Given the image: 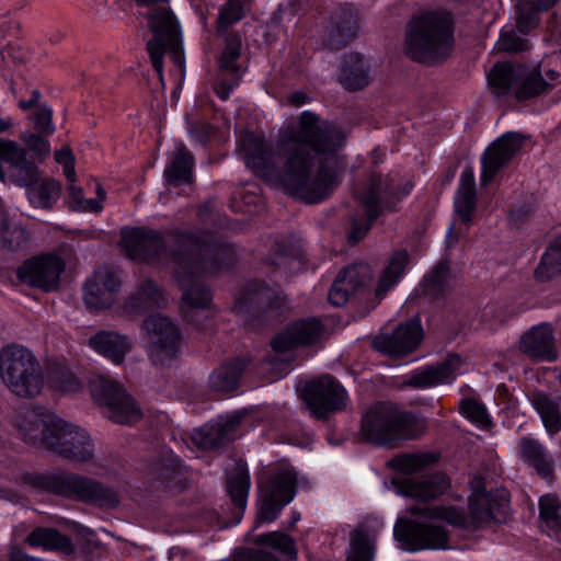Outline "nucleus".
I'll return each instance as SVG.
<instances>
[{"label":"nucleus","mask_w":561,"mask_h":561,"mask_svg":"<svg viewBox=\"0 0 561 561\" xmlns=\"http://www.w3.org/2000/svg\"><path fill=\"white\" fill-rule=\"evenodd\" d=\"M375 221L376 219L370 218V213L365 209L351 215L346 234L347 243L354 245L363 240Z\"/></svg>","instance_id":"864d4df0"},{"label":"nucleus","mask_w":561,"mask_h":561,"mask_svg":"<svg viewBox=\"0 0 561 561\" xmlns=\"http://www.w3.org/2000/svg\"><path fill=\"white\" fill-rule=\"evenodd\" d=\"M195 158L182 142L178 144L172 151L169 162L163 171L167 183L178 187L183 184L190 185L194 182Z\"/></svg>","instance_id":"473e14b6"},{"label":"nucleus","mask_w":561,"mask_h":561,"mask_svg":"<svg viewBox=\"0 0 561 561\" xmlns=\"http://www.w3.org/2000/svg\"><path fill=\"white\" fill-rule=\"evenodd\" d=\"M89 345L110 358L114 364H121L127 352L130 351V344L127 339L114 332L101 331L89 340Z\"/></svg>","instance_id":"4c0bfd02"},{"label":"nucleus","mask_w":561,"mask_h":561,"mask_svg":"<svg viewBox=\"0 0 561 561\" xmlns=\"http://www.w3.org/2000/svg\"><path fill=\"white\" fill-rule=\"evenodd\" d=\"M449 480L443 472L422 476L417 480L409 479L404 482L405 495L419 501L435 500L449 489Z\"/></svg>","instance_id":"c9c22d12"},{"label":"nucleus","mask_w":561,"mask_h":561,"mask_svg":"<svg viewBox=\"0 0 561 561\" xmlns=\"http://www.w3.org/2000/svg\"><path fill=\"white\" fill-rule=\"evenodd\" d=\"M423 337V329L417 318L400 324L392 334L376 335L371 341L374 350L392 356L413 352Z\"/></svg>","instance_id":"393cba45"},{"label":"nucleus","mask_w":561,"mask_h":561,"mask_svg":"<svg viewBox=\"0 0 561 561\" xmlns=\"http://www.w3.org/2000/svg\"><path fill=\"white\" fill-rule=\"evenodd\" d=\"M254 542L256 545H266L276 549L280 553H283L288 560H293L297 556V549L294 539L284 533H266L257 536Z\"/></svg>","instance_id":"603ef678"},{"label":"nucleus","mask_w":561,"mask_h":561,"mask_svg":"<svg viewBox=\"0 0 561 561\" xmlns=\"http://www.w3.org/2000/svg\"><path fill=\"white\" fill-rule=\"evenodd\" d=\"M43 445L54 454L73 463H90L94 458L91 436L82 428L61 419H53L47 426Z\"/></svg>","instance_id":"9d476101"},{"label":"nucleus","mask_w":561,"mask_h":561,"mask_svg":"<svg viewBox=\"0 0 561 561\" xmlns=\"http://www.w3.org/2000/svg\"><path fill=\"white\" fill-rule=\"evenodd\" d=\"M516 450L519 459L531 467L538 476L547 481L553 480V458L538 439L524 436L518 440Z\"/></svg>","instance_id":"7c9ffc66"},{"label":"nucleus","mask_w":561,"mask_h":561,"mask_svg":"<svg viewBox=\"0 0 561 561\" xmlns=\"http://www.w3.org/2000/svg\"><path fill=\"white\" fill-rule=\"evenodd\" d=\"M539 517L543 530L550 536L561 539V502L553 494H545L539 499Z\"/></svg>","instance_id":"49530a36"},{"label":"nucleus","mask_w":561,"mask_h":561,"mask_svg":"<svg viewBox=\"0 0 561 561\" xmlns=\"http://www.w3.org/2000/svg\"><path fill=\"white\" fill-rule=\"evenodd\" d=\"M469 511L468 516L455 506H435L428 510V517L444 520L455 528L476 531L491 523L506 522L510 503L504 494L477 492L469 499Z\"/></svg>","instance_id":"0eeeda50"},{"label":"nucleus","mask_w":561,"mask_h":561,"mask_svg":"<svg viewBox=\"0 0 561 561\" xmlns=\"http://www.w3.org/2000/svg\"><path fill=\"white\" fill-rule=\"evenodd\" d=\"M0 159L11 165V178L16 184L30 186L38 181L39 172L35 160H28L26 149L15 141L0 139Z\"/></svg>","instance_id":"cd10ccee"},{"label":"nucleus","mask_w":561,"mask_h":561,"mask_svg":"<svg viewBox=\"0 0 561 561\" xmlns=\"http://www.w3.org/2000/svg\"><path fill=\"white\" fill-rule=\"evenodd\" d=\"M454 48V19L447 11H428L413 16L405 33V55L413 61L435 65Z\"/></svg>","instance_id":"20e7f679"},{"label":"nucleus","mask_w":561,"mask_h":561,"mask_svg":"<svg viewBox=\"0 0 561 561\" xmlns=\"http://www.w3.org/2000/svg\"><path fill=\"white\" fill-rule=\"evenodd\" d=\"M0 377L16 397L34 398L45 386L43 368L35 355L20 344H8L0 350Z\"/></svg>","instance_id":"6e6552de"},{"label":"nucleus","mask_w":561,"mask_h":561,"mask_svg":"<svg viewBox=\"0 0 561 561\" xmlns=\"http://www.w3.org/2000/svg\"><path fill=\"white\" fill-rule=\"evenodd\" d=\"M552 90V83L548 82L541 73L540 65L531 68L529 71L522 75L515 87L514 94L518 102H525Z\"/></svg>","instance_id":"58836bf2"},{"label":"nucleus","mask_w":561,"mask_h":561,"mask_svg":"<svg viewBox=\"0 0 561 561\" xmlns=\"http://www.w3.org/2000/svg\"><path fill=\"white\" fill-rule=\"evenodd\" d=\"M51 116V110L46 106H41L35 113V128L41 135L49 136L54 133Z\"/></svg>","instance_id":"69168bd1"},{"label":"nucleus","mask_w":561,"mask_h":561,"mask_svg":"<svg viewBox=\"0 0 561 561\" xmlns=\"http://www.w3.org/2000/svg\"><path fill=\"white\" fill-rule=\"evenodd\" d=\"M462 414L479 425L490 424L489 415L484 405L473 399H468L461 403Z\"/></svg>","instance_id":"052dcab7"},{"label":"nucleus","mask_w":561,"mask_h":561,"mask_svg":"<svg viewBox=\"0 0 561 561\" xmlns=\"http://www.w3.org/2000/svg\"><path fill=\"white\" fill-rule=\"evenodd\" d=\"M297 477L290 469L271 472L259 483L260 508L256 523H272L295 495Z\"/></svg>","instance_id":"ddd939ff"},{"label":"nucleus","mask_w":561,"mask_h":561,"mask_svg":"<svg viewBox=\"0 0 561 561\" xmlns=\"http://www.w3.org/2000/svg\"><path fill=\"white\" fill-rule=\"evenodd\" d=\"M436 460L437 457L431 453L401 454L391 458L388 465L397 473L411 476L421 472Z\"/></svg>","instance_id":"09e8293b"},{"label":"nucleus","mask_w":561,"mask_h":561,"mask_svg":"<svg viewBox=\"0 0 561 561\" xmlns=\"http://www.w3.org/2000/svg\"><path fill=\"white\" fill-rule=\"evenodd\" d=\"M121 236L127 256L134 261L153 263L165 252L164 237L157 230L146 227L124 228Z\"/></svg>","instance_id":"412c9836"},{"label":"nucleus","mask_w":561,"mask_h":561,"mask_svg":"<svg viewBox=\"0 0 561 561\" xmlns=\"http://www.w3.org/2000/svg\"><path fill=\"white\" fill-rule=\"evenodd\" d=\"M455 207L461 220L467 225L471 224L472 214L477 208V192L473 172L470 168L461 174Z\"/></svg>","instance_id":"ea45409f"},{"label":"nucleus","mask_w":561,"mask_h":561,"mask_svg":"<svg viewBox=\"0 0 561 561\" xmlns=\"http://www.w3.org/2000/svg\"><path fill=\"white\" fill-rule=\"evenodd\" d=\"M330 334L320 318H297L274 336L271 345L278 353L299 347H321Z\"/></svg>","instance_id":"f3484780"},{"label":"nucleus","mask_w":561,"mask_h":561,"mask_svg":"<svg viewBox=\"0 0 561 561\" xmlns=\"http://www.w3.org/2000/svg\"><path fill=\"white\" fill-rule=\"evenodd\" d=\"M409 192L394 184L389 174L371 172L362 188L354 192L370 218L377 219L385 211H393L396 204Z\"/></svg>","instance_id":"dca6fc26"},{"label":"nucleus","mask_w":561,"mask_h":561,"mask_svg":"<svg viewBox=\"0 0 561 561\" xmlns=\"http://www.w3.org/2000/svg\"><path fill=\"white\" fill-rule=\"evenodd\" d=\"M94 401L105 409L106 416L118 424H133L142 416L141 410L121 383L105 375H95L89 381Z\"/></svg>","instance_id":"f8f14e48"},{"label":"nucleus","mask_w":561,"mask_h":561,"mask_svg":"<svg viewBox=\"0 0 561 561\" xmlns=\"http://www.w3.org/2000/svg\"><path fill=\"white\" fill-rule=\"evenodd\" d=\"M247 365L248 362L242 358L221 365L209 377L210 388L220 392L236 390L239 385V378Z\"/></svg>","instance_id":"c03bdc74"},{"label":"nucleus","mask_w":561,"mask_h":561,"mask_svg":"<svg viewBox=\"0 0 561 561\" xmlns=\"http://www.w3.org/2000/svg\"><path fill=\"white\" fill-rule=\"evenodd\" d=\"M236 561H278L272 553L250 549L239 553Z\"/></svg>","instance_id":"774afa93"},{"label":"nucleus","mask_w":561,"mask_h":561,"mask_svg":"<svg viewBox=\"0 0 561 561\" xmlns=\"http://www.w3.org/2000/svg\"><path fill=\"white\" fill-rule=\"evenodd\" d=\"M25 543L32 548H42L44 550H57L70 552L72 542L69 537L60 534L55 528L37 527L25 538Z\"/></svg>","instance_id":"79ce46f5"},{"label":"nucleus","mask_w":561,"mask_h":561,"mask_svg":"<svg viewBox=\"0 0 561 561\" xmlns=\"http://www.w3.org/2000/svg\"><path fill=\"white\" fill-rule=\"evenodd\" d=\"M559 275H561V233L548 243L534 271L535 279L541 283L549 282Z\"/></svg>","instance_id":"a19ab883"},{"label":"nucleus","mask_w":561,"mask_h":561,"mask_svg":"<svg viewBox=\"0 0 561 561\" xmlns=\"http://www.w3.org/2000/svg\"><path fill=\"white\" fill-rule=\"evenodd\" d=\"M273 251L278 257L299 259L301 255L299 245L287 240L276 241L274 243Z\"/></svg>","instance_id":"338daca9"},{"label":"nucleus","mask_w":561,"mask_h":561,"mask_svg":"<svg viewBox=\"0 0 561 561\" xmlns=\"http://www.w3.org/2000/svg\"><path fill=\"white\" fill-rule=\"evenodd\" d=\"M30 236L27 231L12 222L4 214L0 217V243L1 247L11 252L25 250L28 245Z\"/></svg>","instance_id":"8fccbe9b"},{"label":"nucleus","mask_w":561,"mask_h":561,"mask_svg":"<svg viewBox=\"0 0 561 561\" xmlns=\"http://www.w3.org/2000/svg\"><path fill=\"white\" fill-rule=\"evenodd\" d=\"M53 419L58 417L45 416L39 414L35 410H26L16 417L15 425L23 434L25 442H28L31 444H36L37 442H41L43 444V438L46 428L50 424V421Z\"/></svg>","instance_id":"37998d69"},{"label":"nucleus","mask_w":561,"mask_h":561,"mask_svg":"<svg viewBox=\"0 0 561 561\" xmlns=\"http://www.w3.org/2000/svg\"><path fill=\"white\" fill-rule=\"evenodd\" d=\"M188 133L198 142L206 145L210 136L215 133V128L207 122L190 121L187 118Z\"/></svg>","instance_id":"e2e57ef3"},{"label":"nucleus","mask_w":561,"mask_h":561,"mask_svg":"<svg viewBox=\"0 0 561 561\" xmlns=\"http://www.w3.org/2000/svg\"><path fill=\"white\" fill-rule=\"evenodd\" d=\"M24 484L38 493H50L68 500L93 504L101 508H115L119 494L90 477L60 470L50 473H27L22 477Z\"/></svg>","instance_id":"39448f33"},{"label":"nucleus","mask_w":561,"mask_h":561,"mask_svg":"<svg viewBox=\"0 0 561 561\" xmlns=\"http://www.w3.org/2000/svg\"><path fill=\"white\" fill-rule=\"evenodd\" d=\"M394 536L409 550L448 548V533L437 525L407 522L394 528Z\"/></svg>","instance_id":"b1692460"},{"label":"nucleus","mask_w":561,"mask_h":561,"mask_svg":"<svg viewBox=\"0 0 561 561\" xmlns=\"http://www.w3.org/2000/svg\"><path fill=\"white\" fill-rule=\"evenodd\" d=\"M518 79L519 69L507 62L495 64L489 75L490 84L499 89L501 94H506L511 88L515 89Z\"/></svg>","instance_id":"3c124183"},{"label":"nucleus","mask_w":561,"mask_h":561,"mask_svg":"<svg viewBox=\"0 0 561 561\" xmlns=\"http://www.w3.org/2000/svg\"><path fill=\"white\" fill-rule=\"evenodd\" d=\"M461 363L462 360L459 355L449 354L443 362L414 371L405 381V386L424 389L444 383L448 379L454 378V374Z\"/></svg>","instance_id":"2f4dec72"},{"label":"nucleus","mask_w":561,"mask_h":561,"mask_svg":"<svg viewBox=\"0 0 561 561\" xmlns=\"http://www.w3.org/2000/svg\"><path fill=\"white\" fill-rule=\"evenodd\" d=\"M147 350L154 365H167L180 353L182 333L171 318H145L142 322Z\"/></svg>","instance_id":"4468645a"},{"label":"nucleus","mask_w":561,"mask_h":561,"mask_svg":"<svg viewBox=\"0 0 561 561\" xmlns=\"http://www.w3.org/2000/svg\"><path fill=\"white\" fill-rule=\"evenodd\" d=\"M339 82L347 91L363 90L370 82L369 66L358 53L344 54L340 65Z\"/></svg>","instance_id":"72a5a7b5"},{"label":"nucleus","mask_w":561,"mask_h":561,"mask_svg":"<svg viewBox=\"0 0 561 561\" xmlns=\"http://www.w3.org/2000/svg\"><path fill=\"white\" fill-rule=\"evenodd\" d=\"M149 28L153 37L147 43V50L153 69L161 77L165 51L171 54L174 62H181L182 44L180 25L170 9L159 8L149 14Z\"/></svg>","instance_id":"9b49d317"},{"label":"nucleus","mask_w":561,"mask_h":561,"mask_svg":"<svg viewBox=\"0 0 561 561\" xmlns=\"http://www.w3.org/2000/svg\"><path fill=\"white\" fill-rule=\"evenodd\" d=\"M501 51L519 53L528 49L527 39L518 37L513 31L503 32L497 42Z\"/></svg>","instance_id":"680f3d73"},{"label":"nucleus","mask_w":561,"mask_h":561,"mask_svg":"<svg viewBox=\"0 0 561 561\" xmlns=\"http://www.w3.org/2000/svg\"><path fill=\"white\" fill-rule=\"evenodd\" d=\"M60 184L55 180L44 181L38 188L39 202L44 207L50 206L51 202L55 201L60 193Z\"/></svg>","instance_id":"0e129e2a"},{"label":"nucleus","mask_w":561,"mask_h":561,"mask_svg":"<svg viewBox=\"0 0 561 561\" xmlns=\"http://www.w3.org/2000/svg\"><path fill=\"white\" fill-rule=\"evenodd\" d=\"M278 142L285 159L264 138L247 133L241 138L247 167L307 204L327 199L340 184L336 153L345 144L342 129L305 111L279 130Z\"/></svg>","instance_id":"f257e3e1"},{"label":"nucleus","mask_w":561,"mask_h":561,"mask_svg":"<svg viewBox=\"0 0 561 561\" xmlns=\"http://www.w3.org/2000/svg\"><path fill=\"white\" fill-rule=\"evenodd\" d=\"M184 468L181 460L172 454L164 455L148 470L150 482L168 490L182 486Z\"/></svg>","instance_id":"e433bc0d"},{"label":"nucleus","mask_w":561,"mask_h":561,"mask_svg":"<svg viewBox=\"0 0 561 561\" xmlns=\"http://www.w3.org/2000/svg\"><path fill=\"white\" fill-rule=\"evenodd\" d=\"M535 210L536 204L533 198L513 205L510 209V224L516 229H520L530 220Z\"/></svg>","instance_id":"4d7b16f0"},{"label":"nucleus","mask_w":561,"mask_h":561,"mask_svg":"<svg viewBox=\"0 0 561 561\" xmlns=\"http://www.w3.org/2000/svg\"><path fill=\"white\" fill-rule=\"evenodd\" d=\"M449 278L448 262L440 260L423 278V294L432 299L444 297L449 291Z\"/></svg>","instance_id":"de8ad7c7"},{"label":"nucleus","mask_w":561,"mask_h":561,"mask_svg":"<svg viewBox=\"0 0 561 561\" xmlns=\"http://www.w3.org/2000/svg\"><path fill=\"white\" fill-rule=\"evenodd\" d=\"M409 264L410 254L407 250L394 251L373 291L369 289L373 280V270L368 263L358 262L345 266L337 274L329 291V301L335 307H341L350 299L358 300V302L364 299V310L369 312L380 304L387 293L400 280Z\"/></svg>","instance_id":"7ed1b4c3"},{"label":"nucleus","mask_w":561,"mask_h":561,"mask_svg":"<svg viewBox=\"0 0 561 561\" xmlns=\"http://www.w3.org/2000/svg\"><path fill=\"white\" fill-rule=\"evenodd\" d=\"M44 137L45 136L41 134H30L22 138L26 149L32 152V158L34 160L43 161L49 156L50 147Z\"/></svg>","instance_id":"bf43d9fd"},{"label":"nucleus","mask_w":561,"mask_h":561,"mask_svg":"<svg viewBox=\"0 0 561 561\" xmlns=\"http://www.w3.org/2000/svg\"><path fill=\"white\" fill-rule=\"evenodd\" d=\"M527 400L539 415L549 436L561 432V397L538 388L528 389Z\"/></svg>","instance_id":"c85d7f7f"},{"label":"nucleus","mask_w":561,"mask_h":561,"mask_svg":"<svg viewBox=\"0 0 561 561\" xmlns=\"http://www.w3.org/2000/svg\"><path fill=\"white\" fill-rule=\"evenodd\" d=\"M169 236L173 244L170 257L176 265L175 277L182 290L181 310L215 311L210 288L201 276L231 268L236 263L234 248L209 231L193 233L174 229Z\"/></svg>","instance_id":"f03ea898"},{"label":"nucleus","mask_w":561,"mask_h":561,"mask_svg":"<svg viewBox=\"0 0 561 561\" xmlns=\"http://www.w3.org/2000/svg\"><path fill=\"white\" fill-rule=\"evenodd\" d=\"M231 310L249 316H285L294 312L291 300L284 289L263 279L247 282L236 296Z\"/></svg>","instance_id":"1a4fd4ad"},{"label":"nucleus","mask_w":561,"mask_h":561,"mask_svg":"<svg viewBox=\"0 0 561 561\" xmlns=\"http://www.w3.org/2000/svg\"><path fill=\"white\" fill-rule=\"evenodd\" d=\"M358 34V13L352 4L334 8L320 35L321 48L337 51L348 46Z\"/></svg>","instance_id":"6ab92c4d"},{"label":"nucleus","mask_w":561,"mask_h":561,"mask_svg":"<svg viewBox=\"0 0 561 561\" xmlns=\"http://www.w3.org/2000/svg\"><path fill=\"white\" fill-rule=\"evenodd\" d=\"M242 39L238 33H228L225 38V48L218 60L219 71L214 87L215 93L226 101L231 90L241 79V69L237 64L241 56Z\"/></svg>","instance_id":"4be33fe9"},{"label":"nucleus","mask_w":561,"mask_h":561,"mask_svg":"<svg viewBox=\"0 0 561 561\" xmlns=\"http://www.w3.org/2000/svg\"><path fill=\"white\" fill-rule=\"evenodd\" d=\"M65 268V260L58 254L48 252L25 260L16 268L15 274L22 284L48 293L59 288L60 276Z\"/></svg>","instance_id":"a211bd4d"},{"label":"nucleus","mask_w":561,"mask_h":561,"mask_svg":"<svg viewBox=\"0 0 561 561\" xmlns=\"http://www.w3.org/2000/svg\"><path fill=\"white\" fill-rule=\"evenodd\" d=\"M168 301L156 283L146 279L139 283L136 290L125 300L123 310L126 313H148L160 316L157 310L164 309Z\"/></svg>","instance_id":"c756f323"},{"label":"nucleus","mask_w":561,"mask_h":561,"mask_svg":"<svg viewBox=\"0 0 561 561\" xmlns=\"http://www.w3.org/2000/svg\"><path fill=\"white\" fill-rule=\"evenodd\" d=\"M302 398L311 415L324 420L329 414L345 409L347 393L344 387L331 375H323L306 382Z\"/></svg>","instance_id":"2eb2a0df"},{"label":"nucleus","mask_w":561,"mask_h":561,"mask_svg":"<svg viewBox=\"0 0 561 561\" xmlns=\"http://www.w3.org/2000/svg\"><path fill=\"white\" fill-rule=\"evenodd\" d=\"M250 474L247 466L237 463L227 476V490L232 503L241 511L247 506Z\"/></svg>","instance_id":"a18cd8bd"},{"label":"nucleus","mask_w":561,"mask_h":561,"mask_svg":"<svg viewBox=\"0 0 561 561\" xmlns=\"http://www.w3.org/2000/svg\"><path fill=\"white\" fill-rule=\"evenodd\" d=\"M383 522L378 517L365 518L351 534L347 561H374L376 542Z\"/></svg>","instance_id":"bb28decb"},{"label":"nucleus","mask_w":561,"mask_h":561,"mask_svg":"<svg viewBox=\"0 0 561 561\" xmlns=\"http://www.w3.org/2000/svg\"><path fill=\"white\" fill-rule=\"evenodd\" d=\"M516 27L523 34H528L537 27L540 21L539 12L528 0L519 1L516 7Z\"/></svg>","instance_id":"5fc2aeb1"},{"label":"nucleus","mask_w":561,"mask_h":561,"mask_svg":"<svg viewBox=\"0 0 561 561\" xmlns=\"http://www.w3.org/2000/svg\"><path fill=\"white\" fill-rule=\"evenodd\" d=\"M121 279L108 266L96 268L83 285V300L90 311H105L115 302Z\"/></svg>","instance_id":"aec40b11"},{"label":"nucleus","mask_w":561,"mask_h":561,"mask_svg":"<svg viewBox=\"0 0 561 561\" xmlns=\"http://www.w3.org/2000/svg\"><path fill=\"white\" fill-rule=\"evenodd\" d=\"M525 136L519 133L508 131L494 140L484 151L482 157L481 183H491L496 173L508 164L524 145Z\"/></svg>","instance_id":"5701e85b"},{"label":"nucleus","mask_w":561,"mask_h":561,"mask_svg":"<svg viewBox=\"0 0 561 561\" xmlns=\"http://www.w3.org/2000/svg\"><path fill=\"white\" fill-rule=\"evenodd\" d=\"M424 431L422 420L390 402L374 404L360 421L363 438L377 446L397 447L403 440L417 438Z\"/></svg>","instance_id":"423d86ee"},{"label":"nucleus","mask_w":561,"mask_h":561,"mask_svg":"<svg viewBox=\"0 0 561 561\" xmlns=\"http://www.w3.org/2000/svg\"><path fill=\"white\" fill-rule=\"evenodd\" d=\"M50 378L62 391H77L81 387L80 381L66 367L51 368Z\"/></svg>","instance_id":"13d9d810"},{"label":"nucleus","mask_w":561,"mask_h":561,"mask_svg":"<svg viewBox=\"0 0 561 561\" xmlns=\"http://www.w3.org/2000/svg\"><path fill=\"white\" fill-rule=\"evenodd\" d=\"M241 422L239 414L229 415L218 420L211 425H207L195 432L193 438L203 449H214L231 440V433Z\"/></svg>","instance_id":"f704fd0d"},{"label":"nucleus","mask_w":561,"mask_h":561,"mask_svg":"<svg viewBox=\"0 0 561 561\" xmlns=\"http://www.w3.org/2000/svg\"><path fill=\"white\" fill-rule=\"evenodd\" d=\"M244 16L242 0H227L221 7L217 19L219 28H227Z\"/></svg>","instance_id":"6e6d98bb"},{"label":"nucleus","mask_w":561,"mask_h":561,"mask_svg":"<svg viewBox=\"0 0 561 561\" xmlns=\"http://www.w3.org/2000/svg\"><path fill=\"white\" fill-rule=\"evenodd\" d=\"M518 350L531 360L552 363L558 359L553 330L546 322L525 331L518 340Z\"/></svg>","instance_id":"a878e982"}]
</instances>
